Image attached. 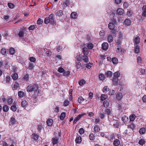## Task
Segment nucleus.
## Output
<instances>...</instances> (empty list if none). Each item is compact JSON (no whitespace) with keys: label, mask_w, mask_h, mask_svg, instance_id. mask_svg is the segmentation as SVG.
<instances>
[{"label":"nucleus","mask_w":146,"mask_h":146,"mask_svg":"<svg viewBox=\"0 0 146 146\" xmlns=\"http://www.w3.org/2000/svg\"><path fill=\"white\" fill-rule=\"evenodd\" d=\"M44 23L46 24L50 23L51 24L56 25V22L55 20L54 14L51 13L49 15V17H46L44 19Z\"/></svg>","instance_id":"obj_1"},{"label":"nucleus","mask_w":146,"mask_h":146,"mask_svg":"<svg viewBox=\"0 0 146 146\" xmlns=\"http://www.w3.org/2000/svg\"><path fill=\"white\" fill-rule=\"evenodd\" d=\"M70 0H64V2L62 7L63 8H65L66 7L68 6L69 7V5L70 4Z\"/></svg>","instance_id":"obj_2"},{"label":"nucleus","mask_w":146,"mask_h":146,"mask_svg":"<svg viewBox=\"0 0 146 146\" xmlns=\"http://www.w3.org/2000/svg\"><path fill=\"white\" fill-rule=\"evenodd\" d=\"M108 44L106 42L103 43L102 44V48L104 50H106L108 49Z\"/></svg>","instance_id":"obj_3"},{"label":"nucleus","mask_w":146,"mask_h":146,"mask_svg":"<svg viewBox=\"0 0 146 146\" xmlns=\"http://www.w3.org/2000/svg\"><path fill=\"white\" fill-rule=\"evenodd\" d=\"M113 40V38L112 35L111 34H109L108 35L107 38V40L109 43L112 42Z\"/></svg>","instance_id":"obj_4"},{"label":"nucleus","mask_w":146,"mask_h":146,"mask_svg":"<svg viewBox=\"0 0 146 146\" xmlns=\"http://www.w3.org/2000/svg\"><path fill=\"white\" fill-rule=\"evenodd\" d=\"M134 52L136 53H138L140 52V46L138 45H134Z\"/></svg>","instance_id":"obj_5"},{"label":"nucleus","mask_w":146,"mask_h":146,"mask_svg":"<svg viewBox=\"0 0 146 146\" xmlns=\"http://www.w3.org/2000/svg\"><path fill=\"white\" fill-rule=\"evenodd\" d=\"M142 15L144 17H146V5L143 6L142 8Z\"/></svg>","instance_id":"obj_6"},{"label":"nucleus","mask_w":146,"mask_h":146,"mask_svg":"<svg viewBox=\"0 0 146 146\" xmlns=\"http://www.w3.org/2000/svg\"><path fill=\"white\" fill-rule=\"evenodd\" d=\"M84 115L83 114H82L78 115L74 119L73 121L74 123H75L81 117H82Z\"/></svg>","instance_id":"obj_7"},{"label":"nucleus","mask_w":146,"mask_h":146,"mask_svg":"<svg viewBox=\"0 0 146 146\" xmlns=\"http://www.w3.org/2000/svg\"><path fill=\"white\" fill-rule=\"evenodd\" d=\"M140 41V38L138 36L134 38L133 41L134 45H136L139 43Z\"/></svg>","instance_id":"obj_8"},{"label":"nucleus","mask_w":146,"mask_h":146,"mask_svg":"<svg viewBox=\"0 0 146 146\" xmlns=\"http://www.w3.org/2000/svg\"><path fill=\"white\" fill-rule=\"evenodd\" d=\"M32 88L33 89V91H34V92H35L36 93V90H38V86L37 84H34L33 85H32Z\"/></svg>","instance_id":"obj_9"},{"label":"nucleus","mask_w":146,"mask_h":146,"mask_svg":"<svg viewBox=\"0 0 146 146\" xmlns=\"http://www.w3.org/2000/svg\"><path fill=\"white\" fill-rule=\"evenodd\" d=\"M116 12L118 14L121 15L124 13V11L122 9L119 8L117 9Z\"/></svg>","instance_id":"obj_10"},{"label":"nucleus","mask_w":146,"mask_h":146,"mask_svg":"<svg viewBox=\"0 0 146 146\" xmlns=\"http://www.w3.org/2000/svg\"><path fill=\"white\" fill-rule=\"evenodd\" d=\"M59 138L57 137H56L52 139V143L53 145L56 144L58 143Z\"/></svg>","instance_id":"obj_11"},{"label":"nucleus","mask_w":146,"mask_h":146,"mask_svg":"<svg viewBox=\"0 0 146 146\" xmlns=\"http://www.w3.org/2000/svg\"><path fill=\"white\" fill-rule=\"evenodd\" d=\"M120 144V141L118 139L115 140L113 143V145L114 146H118Z\"/></svg>","instance_id":"obj_12"},{"label":"nucleus","mask_w":146,"mask_h":146,"mask_svg":"<svg viewBox=\"0 0 146 146\" xmlns=\"http://www.w3.org/2000/svg\"><path fill=\"white\" fill-rule=\"evenodd\" d=\"M53 121L51 119H49L47 120L46 121V123L49 126H51L53 123Z\"/></svg>","instance_id":"obj_13"},{"label":"nucleus","mask_w":146,"mask_h":146,"mask_svg":"<svg viewBox=\"0 0 146 146\" xmlns=\"http://www.w3.org/2000/svg\"><path fill=\"white\" fill-rule=\"evenodd\" d=\"M82 58L83 60L85 62L87 63L89 61L88 57L86 55L82 56Z\"/></svg>","instance_id":"obj_14"},{"label":"nucleus","mask_w":146,"mask_h":146,"mask_svg":"<svg viewBox=\"0 0 146 146\" xmlns=\"http://www.w3.org/2000/svg\"><path fill=\"white\" fill-rule=\"evenodd\" d=\"M125 24L128 26L130 25L131 24V20L129 19H126L124 21Z\"/></svg>","instance_id":"obj_15"},{"label":"nucleus","mask_w":146,"mask_h":146,"mask_svg":"<svg viewBox=\"0 0 146 146\" xmlns=\"http://www.w3.org/2000/svg\"><path fill=\"white\" fill-rule=\"evenodd\" d=\"M119 79L117 78L113 77V84L115 85H117L118 83Z\"/></svg>","instance_id":"obj_16"},{"label":"nucleus","mask_w":146,"mask_h":146,"mask_svg":"<svg viewBox=\"0 0 146 146\" xmlns=\"http://www.w3.org/2000/svg\"><path fill=\"white\" fill-rule=\"evenodd\" d=\"M72 18L75 19L78 17V15L75 12H73L71 13L70 15Z\"/></svg>","instance_id":"obj_17"},{"label":"nucleus","mask_w":146,"mask_h":146,"mask_svg":"<svg viewBox=\"0 0 146 146\" xmlns=\"http://www.w3.org/2000/svg\"><path fill=\"white\" fill-rule=\"evenodd\" d=\"M105 112L106 114H107L108 116H109V115H110L111 113V109L108 108L106 109L105 110Z\"/></svg>","instance_id":"obj_18"},{"label":"nucleus","mask_w":146,"mask_h":146,"mask_svg":"<svg viewBox=\"0 0 146 146\" xmlns=\"http://www.w3.org/2000/svg\"><path fill=\"white\" fill-rule=\"evenodd\" d=\"M123 96L122 94L121 93L119 92L117 94L116 97L118 100H121Z\"/></svg>","instance_id":"obj_19"},{"label":"nucleus","mask_w":146,"mask_h":146,"mask_svg":"<svg viewBox=\"0 0 146 146\" xmlns=\"http://www.w3.org/2000/svg\"><path fill=\"white\" fill-rule=\"evenodd\" d=\"M76 142L77 143H80L82 141V138L80 136H78L77 137L76 140Z\"/></svg>","instance_id":"obj_20"},{"label":"nucleus","mask_w":146,"mask_h":146,"mask_svg":"<svg viewBox=\"0 0 146 146\" xmlns=\"http://www.w3.org/2000/svg\"><path fill=\"white\" fill-rule=\"evenodd\" d=\"M32 85H29L27 87V91L29 92L33 91V89L32 88Z\"/></svg>","instance_id":"obj_21"},{"label":"nucleus","mask_w":146,"mask_h":146,"mask_svg":"<svg viewBox=\"0 0 146 146\" xmlns=\"http://www.w3.org/2000/svg\"><path fill=\"white\" fill-rule=\"evenodd\" d=\"M21 106L23 107H25L27 105V102L26 100H24L21 102Z\"/></svg>","instance_id":"obj_22"},{"label":"nucleus","mask_w":146,"mask_h":146,"mask_svg":"<svg viewBox=\"0 0 146 146\" xmlns=\"http://www.w3.org/2000/svg\"><path fill=\"white\" fill-rule=\"evenodd\" d=\"M94 130L96 132H98L100 131V127L98 125L95 126L94 127Z\"/></svg>","instance_id":"obj_23"},{"label":"nucleus","mask_w":146,"mask_h":146,"mask_svg":"<svg viewBox=\"0 0 146 146\" xmlns=\"http://www.w3.org/2000/svg\"><path fill=\"white\" fill-rule=\"evenodd\" d=\"M63 14V11L61 10H59L56 13V16L58 17L62 16Z\"/></svg>","instance_id":"obj_24"},{"label":"nucleus","mask_w":146,"mask_h":146,"mask_svg":"<svg viewBox=\"0 0 146 146\" xmlns=\"http://www.w3.org/2000/svg\"><path fill=\"white\" fill-rule=\"evenodd\" d=\"M12 78L14 80H16L18 78V75L17 73H14L11 76Z\"/></svg>","instance_id":"obj_25"},{"label":"nucleus","mask_w":146,"mask_h":146,"mask_svg":"<svg viewBox=\"0 0 146 146\" xmlns=\"http://www.w3.org/2000/svg\"><path fill=\"white\" fill-rule=\"evenodd\" d=\"M34 66L35 65L33 63L30 62L29 63L28 68L30 70H32Z\"/></svg>","instance_id":"obj_26"},{"label":"nucleus","mask_w":146,"mask_h":146,"mask_svg":"<svg viewBox=\"0 0 146 146\" xmlns=\"http://www.w3.org/2000/svg\"><path fill=\"white\" fill-rule=\"evenodd\" d=\"M112 75V72L110 71H108L106 74V77L110 78Z\"/></svg>","instance_id":"obj_27"},{"label":"nucleus","mask_w":146,"mask_h":146,"mask_svg":"<svg viewBox=\"0 0 146 146\" xmlns=\"http://www.w3.org/2000/svg\"><path fill=\"white\" fill-rule=\"evenodd\" d=\"M115 27V26L112 23H110L108 25L109 28L111 30L113 29Z\"/></svg>","instance_id":"obj_28"},{"label":"nucleus","mask_w":146,"mask_h":146,"mask_svg":"<svg viewBox=\"0 0 146 146\" xmlns=\"http://www.w3.org/2000/svg\"><path fill=\"white\" fill-rule=\"evenodd\" d=\"M146 131L145 129V128H141L139 130V132L141 134H144Z\"/></svg>","instance_id":"obj_29"},{"label":"nucleus","mask_w":146,"mask_h":146,"mask_svg":"<svg viewBox=\"0 0 146 146\" xmlns=\"http://www.w3.org/2000/svg\"><path fill=\"white\" fill-rule=\"evenodd\" d=\"M3 110L4 111L6 112L9 110V108L7 106L5 105L3 107Z\"/></svg>","instance_id":"obj_30"},{"label":"nucleus","mask_w":146,"mask_h":146,"mask_svg":"<svg viewBox=\"0 0 146 146\" xmlns=\"http://www.w3.org/2000/svg\"><path fill=\"white\" fill-rule=\"evenodd\" d=\"M32 138L35 140H36L38 139L39 136L36 134H33L32 135Z\"/></svg>","instance_id":"obj_31"},{"label":"nucleus","mask_w":146,"mask_h":146,"mask_svg":"<svg viewBox=\"0 0 146 146\" xmlns=\"http://www.w3.org/2000/svg\"><path fill=\"white\" fill-rule=\"evenodd\" d=\"M99 78L100 80H103L105 79V77L104 74H101L99 75Z\"/></svg>","instance_id":"obj_32"},{"label":"nucleus","mask_w":146,"mask_h":146,"mask_svg":"<svg viewBox=\"0 0 146 146\" xmlns=\"http://www.w3.org/2000/svg\"><path fill=\"white\" fill-rule=\"evenodd\" d=\"M19 87V83L17 82H15V84L14 85V86L13 87V89L14 90H16L17 89V88H18Z\"/></svg>","instance_id":"obj_33"},{"label":"nucleus","mask_w":146,"mask_h":146,"mask_svg":"<svg viewBox=\"0 0 146 146\" xmlns=\"http://www.w3.org/2000/svg\"><path fill=\"white\" fill-rule=\"evenodd\" d=\"M108 97V96L107 95L104 94H102L100 97V100L102 101H104Z\"/></svg>","instance_id":"obj_34"},{"label":"nucleus","mask_w":146,"mask_h":146,"mask_svg":"<svg viewBox=\"0 0 146 146\" xmlns=\"http://www.w3.org/2000/svg\"><path fill=\"white\" fill-rule=\"evenodd\" d=\"M66 116V113L65 112L62 113L60 117V119L61 120H63Z\"/></svg>","instance_id":"obj_35"},{"label":"nucleus","mask_w":146,"mask_h":146,"mask_svg":"<svg viewBox=\"0 0 146 146\" xmlns=\"http://www.w3.org/2000/svg\"><path fill=\"white\" fill-rule=\"evenodd\" d=\"M95 137V136L93 133L90 134L89 135L90 139L91 140H94Z\"/></svg>","instance_id":"obj_36"},{"label":"nucleus","mask_w":146,"mask_h":146,"mask_svg":"<svg viewBox=\"0 0 146 146\" xmlns=\"http://www.w3.org/2000/svg\"><path fill=\"white\" fill-rule=\"evenodd\" d=\"M122 121L125 123L128 120V117H127L125 115L122 118Z\"/></svg>","instance_id":"obj_37"},{"label":"nucleus","mask_w":146,"mask_h":146,"mask_svg":"<svg viewBox=\"0 0 146 146\" xmlns=\"http://www.w3.org/2000/svg\"><path fill=\"white\" fill-rule=\"evenodd\" d=\"M18 35L20 37H23L24 36V32L23 31H21L18 34Z\"/></svg>","instance_id":"obj_38"},{"label":"nucleus","mask_w":146,"mask_h":146,"mask_svg":"<svg viewBox=\"0 0 146 146\" xmlns=\"http://www.w3.org/2000/svg\"><path fill=\"white\" fill-rule=\"evenodd\" d=\"M36 93L35 92H34V95L35 98L37 97L38 96H39L40 95V93H39V92L38 90H36Z\"/></svg>","instance_id":"obj_39"},{"label":"nucleus","mask_w":146,"mask_h":146,"mask_svg":"<svg viewBox=\"0 0 146 146\" xmlns=\"http://www.w3.org/2000/svg\"><path fill=\"white\" fill-rule=\"evenodd\" d=\"M120 75V73L119 72H115L113 74V76L114 78H117L119 77Z\"/></svg>","instance_id":"obj_40"},{"label":"nucleus","mask_w":146,"mask_h":146,"mask_svg":"<svg viewBox=\"0 0 146 146\" xmlns=\"http://www.w3.org/2000/svg\"><path fill=\"white\" fill-rule=\"evenodd\" d=\"M18 94L20 98H22L23 97L24 94L23 92V91H21L19 92L18 93Z\"/></svg>","instance_id":"obj_41"},{"label":"nucleus","mask_w":146,"mask_h":146,"mask_svg":"<svg viewBox=\"0 0 146 146\" xmlns=\"http://www.w3.org/2000/svg\"><path fill=\"white\" fill-rule=\"evenodd\" d=\"M112 61L113 64H115L118 62V59L116 58H113L112 59Z\"/></svg>","instance_id":"obj_42"},{"label":"nucleus","mask_w":146,"mask_h":146,"mask_svg":"<svg viewBox=\"0 0 146 146\" xmlns=\"http://www.w3.org/2000/svg\"><path fill=\"white\" fill-rule=\"evenodd\" d=\"M103 104L104 106L106 108H107L109 106V103L106 100L104 101Z\"/></svg>","instance_id":"obj_43"},{"label":"nucleus","mask_w":146,"mask_h":146,"mask_svg":"<svg viewBox=\"0 0 146 146\" xmlns=\"http://www.w3.org/2000/svg\"><path fill=\"white\" fill-rule=\"evenodd\" d=\"M88 49L86 48H84L83 49V53L84 54V55H86L87 53Z\"/></svg>","instance_id":"obj_44"},{"label":"nucleus","mask_w":146,"mask_h":146,"mask_svg":"<svg viewBox=\"0 0 146 146\" xmlns=\"http://www.w3.org/2000/svg\"><path fill=\"white\" fill-rule=\"evenodd\" d=\"M84 99L82 96H80L78 98V102L79 103H80L84 101Z\"/></svg>","instance_id":"obj_45"},{"label":"nucleus","mask_w":146,"mask_h":146,"mask_svg":"<svg viewBox=\"0 0 146 146\" xmlns=\"http://www.w3.org/2000/svg\"><path fill=\"white\" fill-rule=\"evenodd\" d=\"M86 82L84 80L82 79L79 82V84L80 85L82 86L84 84H85Z\"/></svg>","instance_id":"obj_46"},{"label":"nucleus","mask_w":146,"mask_h":146,"mask_svg":"<svg viewBox=\"0 0 146 146\" xmlns=\"http://www.w3.org/2000/svg\"><path fill=\"white\" fill-rule=\"evenodd\" d=\"M6 52V49L4 48H2L1 50V53L3 55H5Z\"/></svg>","instance_id":"obj_47"},{"label":"nucleus","mask_w":146,"mask_h":146,"mask_svg":"<svg viewBox=\"0 0 146 146\" xmlns=\"http://www.w3.org/2000/svg\"><path fill=\"white\" fill-rule=\"evenodd\" d=\"M133 12L132 10H129L127 11V15L129 17L131 16L133 14Z\"/></svg>","instance_id":"obj_48"},{"label":"nucleus","mask_w":146,"mask_h":146,"mask_svg":"<svg viewBox=\"0 0 146 146\" xmlns=\"http://www.w3.org/2000/svg\"><path fill=\"white\" fill-rule=\"evenodd\" d=\"M145 143V141L144 139H141L139 142V144L140 145H143Z\"/></svg>","instance_id":"obj_49"},{"label":"nucleus","mask_w":146,"mask_h":146,"mask_svg":"<svg viewBox=\"0 0 146 146\" xmlns=\"http://www.w3.org/2000/svg\"><path fill=\"white\" fill-rule=\"evenodd\" d=\"M23 79L24 80H25L26 81H28L29 79V74H27L25 75V76Z\"/></svg>","instance_id":"obj_50"},{"label":"nucleus","mask_w":146,"mask_h":146,"mask_svg":"<svg viewBox=\"0 0 146 146\" xmlns=\"http://www.w3.org/2000/svg\"><path fill=\"white\" fill-rule=\"evenodd\" d=\"M11 121L12 124H14L16 122L15 119L13 116L11 117Z\"/></svg>","instance_id":"obj_51"},{"label":"nucleus","mask_w":146,"mask_h":146,"mask_svg":"<svg viewBox=\"0 0 146 146\" xmlns=\"http://www.w3.org/2000/svg\"><path fill=\"white\" fill-rule=\"evenodd\" d=\"M11 109L13 111H15L17 110V107L15 105H13L11 106Z\"/></svg>","instance_id":"obj_52"},{"label":"nucleus","mask_w":146,"mask_h":146,"mask_svg":"<svg viewBox=\"0 0 146 146\" xmlns=\"http://www.w3.org/2000/svg\"><path fill=\"white\" fill-rule=\"evenodd\" d=\"M11 79L10 76H7L5 78V80L6 82V83H9Z\"/></svg>","instance_id":"obj_53"},{"label":"nucleus","mask_w":146,"mask_h":146,"mask_svg":"<svg viewBox=\"0 0 146 146\" xmlns=\"http://www.w3.org/2000/svg\"><path fill=\"white\" fill-rule=\"evenodd\" d=\"M69 104V102L67 100H65L64 102V106H68Z\"/></svg>","instance_id":"obj_54"},{"label":"nucleus","mask_w":146,"mask_h":146,"mask_svg":"<svg viewBox=\"0 0 146 146\" xmlns=\"http://www.w3.org/2000/svg\"><path fill=\"white\" fill-rule=\"evenodd\" d=\"M84 129L83 128H80L79 131V133L80 135H82L84 134Z\"/></svg>","instance_id":"obj_55"},{"label":"nucleus","mask_w":146,"mask_h":146,"mask_svg":"<svg viewBox=\"0 0 146 146\" xmlns=\"http://www.w3.org/2000/svg\"><path fill=\"white\" fill-rule=\"evenodd\" d=\"M109 90V88L107 86H105L103 89V91L105 93H106L107 91Z\"/></svg>","instance_id":"obj_56"},{"label":"nucleus","mask_w":146,"mask_h":146,"mask_svg":"<svg viewBox=\"0 0 146 146\" xmlns=\"http://www.w3.org/2000/svg\"><path fill=\"white\" fill-rule=\"evenodd\" d=\"M87 47L89 49H91L93 47V44L92 43L88 44L87 45Z\"/></svg>","instance_id":"obj_57"},{"label":"nucleus","mask_w":146,"mask_h":146,"mask_svg":"<svg viewBox=\"0 0 146 146\" xmlns=\"http://www.w3.org/2000/svg\"><path fill=\"white\" fill-rule=\"evenodd\" d=\"M10 53L11 54H13L15 53V50L13 48H11L10 50Z\"/></svg>","instance_id":"obj_58"},{"label":"nucleus","mask_w":146,"mask_h":146,"mask_svg":"<svg viewBox=\"0 0 146 146\" xmlns=\"http://www.w3.org/2000/svg\"><path fill=\"white\" fill-rule=\"evenodd\" d=\"M135 115H133L130 117L129 119L131 121H134L135 119Z\"/></svg>","instance_id":"obj_59"},{"label":"nucleus","mask_w":146,"mask_h":146,"mask_svg":"<svg viewBox=\"0 0 146 146\" xmlns=\"http://www.w3.org/2000/svg\"><path fill=\"white\" fill-rule=\"evenodd\" d=\"M43 22V20L39 18L37 21V23L38 25L41 24Z\"/></svg>","instance_id":"obj_60"},{"label":"nucleus","mask_w":146,"mask_h":146,"mask_svg":"<svg viewBox=\"0 0 146 146\" xmlns=\"http://www.w3.org/2000/svg\"><path fill=\"white\" fill-rule=\"evenodd\" d=\"M8 6L9 8L11 9L14 8V5L12 3H9L8 4Z\"/></svg>","instance_id":"obj_61"},{"label":"nucleus","mask_w":146,"mask_h":146,"mask_svg":"<svg viewBox=\"0 0 146 146\" xmlns=\"http://www.w3.org/2000/svg\"><path fill=\"white\" fill-rule=\"evenodd\" d=\"M64 71V70L62 67H59L58 70V71L60 73H62Z\"/></svg>","instance_id":"obj_62"},{"label":"nucleus","mask_w":146,"mask_h":146,"mask_svg":"<svg viewBox=\"0 0 146 146\" xmlns=\"http://www.w3.org/2000/svg\"><path fill=\"white\" fill-rule=\"evenodd\" d=\"M81 66V63L79 62H78L76 65V67L78 69H79Z\"/></svg>","instance_id":"obj_63"},{"label":"nucleus","mask_w":146,"mask_h":146,"mask_svg":"<svg viewBox=\"0 0 146 146\" xmlns=\"http://www.w3.org/2000/svg\"><path fill=\"white\" fill-rule=\"evenodd\" d=\"M92 63H89L86 64V67L87 68L90 69L92 67Z\"/></svg>","instance_id":"obj_64"}]
</instances>
